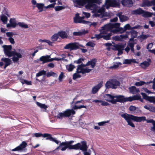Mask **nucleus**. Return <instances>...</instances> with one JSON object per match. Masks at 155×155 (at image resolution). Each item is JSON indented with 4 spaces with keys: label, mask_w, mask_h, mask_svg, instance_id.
Here are the masks:
<instances>
[{
    "label": "nucleus",
    "mask_w": 155,
    "mask_h": 155,
    "mask_svg": "<svg viewBox=\"0 0 155 155\" xmlns=\"http://www.w3.org/2000/svg\"><path fill=\"white\" fill-rule=\"evenodd\" d=\"M61 150L62 151H64L66 150L67 148L69 149L68 146V145L66 142H63L60 143L59 144Z\"/></svg>",
    "instance_id": "nucleus-25"
},
{
    "label": "nucleus",
    "mask_w": 155,
    "mask_h": 155,
    "mask_svg": "<svg viewBox=\"0 0 155 155\" xmlns=\"http://www.w3.org/2000/svg\"><path fill=\"white\" fill-rule=\"evenodd\" d=\"M109 122V120H107L105 121H102L100 122H99L98 123V125L100 126H103L105 125V124L106 123H108Z\"/></svg>",
    "instance_id": "nucleus-50"
},
{
    "label": "nucleus",
    "mask_w": 155,
    "mask_h": 155,
    "mask_svg": "<svg viewBox=\"0 0 155 155\" xmlns=\"http://www.w3.org/2000/svg\"><path fill=\"white\" fill-rule=\"evenodd\" d=\"M14 52H15L16 53H17L18 54H19L21 56V57L20 58H18L17 55H16L15 54H14V56L12 58V60L14 62H15L18 61L19 58H22V53L24 52V51L20 48H18L17 49L16 51L14 50Z\"/></svg>",
    "instance_id": "nucleus-11"
},
{
    "label": "nucleus",
    "mask_w": 155,
    "mask_h": 155,
    "mask_svg": "<svg viewBox=\"0 0 155 155\" xmlns=\"http://www.w3.org/2000/svg\"><path fill=\"white\" fill-rule=\"evenodd\" d=\"M79 14H76L75 17L74 18V21L75 23H82L85 24L86 21L83 20L84 18V16L80 17Z\"/></svg>",
    "instance_id": "nucleus-12"
},
{
    "label": "nucleus",
    "mask_w": 155,
    "mask_h": 155,
    "mask_svg": "<svg viewBox=\"0 0 155 155\" xmlns=\"http://www.w3.org/2000/svg\"><path fill=\"white\" fill-rule=\"evenodd\" d=\"M121 2L123 5L128 7H131L133 4L132 0H122Z\"/></svg>",
    "instance_id": "nucleus-20"
},
{
    "label": "nucleus",
    "mask_w": 155,
    "mask_h": 155,
    "mask_svg": "<svg viewBox=\"0 0 155 155\" xmlns=\"http://www.w3.org/2000/svg\"><path fill=\"white\" fill-rule=\"evenodd\" d=\"M77 73H75L73 74V79L74 80H75L77 78H80L81 77V75L78 74V72Z\"/></svg>",
    "instance_id": "nucleus-48"
},
{
    "label": "nucleus",
    "mask_w": 155,
    "mask_h": 155,
    "mask_svg": "<svg viewBox=\"0 0 155 155\" xmlns=\"http://www.w3.org/2000/svg\"><path fill=\"white\" fill-rule=\"evenodd\" d=\"M153 13L148 12H144L143 10V12L142 14V16L144 17H149L152 16Z\"/></svg>",
    "instance_id": "nucleus-33"
},
{
    "label": "nucleus",
    "mask_w": 155,
    "mask_h": 155,
    "mask_svg": "<svg viewBox=\"0 0 155 155\" xmlns=\"http://www.w3.org/2000/svg\"><path fill=\"white\" fill-rule=\"evenodd\" d=\"M27 144L25 141H24L18 147L12 150V151H22L25 148Z\"/></svg>",
    "instance_id": "nucleus-15"
},
{
    "label": "nucleus",
    "mask_w": 155,
    "mask_h": 155,
    "mask_svg": "<svg viewBox=\"0 0 155 155\" xmlns=\"http://www.w3.org/2000/svg\"><path fill=\"white\" fill-rule=\"evenodd\" d=\"M86 24H87L90 26H95L97 25V23L96 22H94L92 23H91L90 21H86Z\"/></svg>",
    "instance_id": "nucleus-46"
},
{
    "label": "nucleus",
    "mask_w": 155,
    "mask_h": 155,
    "mask_svg": "<svg viewBox=\"0 0 155 155\" xmlns=\"http://www.w3.org/2000/svg\"><path fill=\"white\" fill-rule=\"evenodd\" d=\"M125 31L127 29L130 30L131 29V27L129 24H127L125 25L124 28Z\"/></svg>",
    "instance_id": "nucleus-51"
},
{
    "label": "nucleus",
    "mask_w": 155,
    "mask_h": 155,
    "mask_svg": "<svg viewBox=\"0 0 155 155\" xmlns=\"http://www.w3.org/2000/svg\"><path fill=\"white\" fill-rule=\"evenodd\" d=\"M128 35L127 34L125 35H121L120 36H117L112 37V39L116 41H122L123 39L128 38Z\"/></svg>",
    "instance_id": "nucleus-21"
},
{
    "label": "nucleus",
    "mask_w": 155,
    "mask_h": 155,
    "mask_svg": "<svg viewBox=\"0 0 155 155\" xmlns=\"http://www.w3.org/2000/svg\"><path fill=\"white\" fill-rule=\"evenodd\" d=\"M36 7H37L39 10V12H42L43 10V8H45L44 4L41 3H38L36 4Z\"/></svg>",
    "instance_id": "nucleus-31"
},
{
    "label": "nucleus",
    "mask_w": 155,
    "mask_h": 155,
    "mask_svg": "<svg viewBox=\"0 0 155 155\" xmlns=\"http://www.w3.org/2000/svg\"><path fill=\"white\" fill-rule=\"evenodd\" d=\"M153 46V44L152 43L149 44L147 46V49L149 50H151L150 49Z\"/></svg>",
    "instance_id": "nucleus-61"
},
{
    "label": "nucleus",
    "mask_w": 155,
    "mask_h": 155,
    "mask_svg": "<svg viewBox=\"0 0 155 155\" xmlns=\"http://www.w3.org/2000/svg\"><path fill=\"white\" fill-rule=\"evenodd\" d=\"M130 63H131L130 59H125L123 63L124 64H130Z\"/></svg>",
    "instance_id": "nucleus-62"
},
{
    "label": "nucleus",
    "mask_w": 155,
    "mask_h": 155,
    "mask_svg": "<svg viewBox=\"0 0 155 155\" xmlns=\"http://www.w3.org/2000/svg\"><path fill=\"white\" fill-rule=\"evenodd\" d=\"M55 5V3H53L51 4L50 5H48L47 6L45 7V8L47 9L49 8H54Z\"/></svg>",
    "instance_id": "nucleus-59"
},
{
    "label": "nucleus",
    "mask_w": 155,
    "mask_h": 155,
    "mask_svg": "<svg viewBox=\"0 0 155 155\" xmlns=\"http://www.w3.org/2000/svg\"><path fill=\"white\" fill-rule=\"evenodd\" d=\"M96 62V60L94 59L92 61H88L86 64H81L78 65L77 69V72L81 73L82 74L89 72L91 70V69H88L87 68H84V67L86 66L91 65V67L92 68H93L95 65Z\"/></svg>",
    "instance_id": "nucleus-5"
},
{
    "label": "nucleus",
    "mask_w": 155,
    "mask_h": 155,
    "mask_svg": "<svg viewBox=\"0 0 155 155\" xmlns=\"http://www.w3.org/2000/svg\"><path fill=\"white\" fill-rule=\"evenodd\" d=\"M145 83V82L143 81H140V82H136L135 83V85L137 86H140L143 85Z\"/></svg>",
    "instance_id": "nucleus-47"
},
{
    "label": "nucleus",
    "mask_w": 155,
    "mask_h": 155,
    "mask_svg": "<svg viewBox=\"0 0 155 155\" xmlns=\"http://www.w3.org/2000/svg\"><path fill=\"white\" fill-rule=\"evenodd\" d=\"M46 74V71L44 70H42L37 73L36 74V77H38L42 75H45Z\"/></svg>",
    "instance_id": "nucleus-38"
},
{
    "label": "nucleus",
    "mask_w": 155,
    "mask_h": 155,
    "mask_svg": "<svg viewBox=\"0 0 155 155\" xmlns=\"http://www.w3.org/2000/svg\"><path fill=\"white\" fill-rule=\"evenodd\" d=\"M58 34H55L51 37V40L53 41H55L57 40L58 38Z\"/></svg>",
    "instance_id": "nucleus-40"
},
{
    "label": "nucleus",
    "mask_w": 155,
    "mask_h": 155,
    "mask_svg": "<svg viewBox=\"0 0 155 155\" xmlns=\"http://www.w3.org/2000/svg\"><path fill=\"white\" fill-rule=\"evenodd\" d=\"M130 33L131 35V37H133L134 38H136L137 36V32L134 30L131 31Z\"/></svg>",
    "instance_id": "nucleus-41"
},
{
    "label": "nucleus",
    "mask_w": 155,
    "mask_h": 155,
    "mask_svg": "<svg viewBox=\"0 0 155 155\" xmlns=\"http://www.w3.org/2000/svg\"><path fill=\"white\" fill-rule=\"evenodd\" d=\"M136 109V107L132 105L130 106L129 108V110L131 111H134Z\"/></svg>",
    "instance_id": "nucleus-55"
},
{
    "label": "nucleus",
    "mask_w": 155,
    "mask_h": 155,
    "mask_svg": "<svg viewBox=\"0 0 155 155\" xmlns=\"http://www.w3.org/2000/svg\"><path fill=\"white\" fill-rule=\"evenodd\" d=\"M153 126L150 128V130L154 132H155V121L153 124Z\"/></svg>",
    "instance_id": "nucleus-64"
},
{
    "label": "nucleus",
    "mask_w": 155,
    "mask_h": 155,
    "mask_svg": "<svg viewBox=\"0 0 155 155\" xmlns=\"http://www.w3.org/2000/svg\"><path fill=\"white\" fill-rule=\"evenodd\" d=\"M58 36H60L62 38H67L68 37L67 33L63 31H61L58 32Z\"/></svg>",
    "instance_id": "nucleus-28"
},
{
    "label": "nucleus",
    "mask_w": 155,
    "mask_h": 155,
    "mask_svg": "<svg viewBox=\"0 0 155 155\" xmlns=\"http://www.w3.org/2000/svg\"><path fill=\"white\" fill-rule=\"evenodd\" d=\"M120 84V82L117 80L111 79L107 81L105 85L107 88L116 89Z\"/></svg>",
    "instance_id": "nucleus-8"
},
{
    "label": "nucleus",
    "mask_w": 155,
    "mask_h": 155,
    "mask_svg": "<svg viewBox=\"0 0 155 155\" xmlns=\"http://www.w3.org/2000/svg\"><path fill=\"white\" fill-rule=\"evenodd\" d=\"M69 147V149L78 150L80 149L82 150H86L88 148L87 145V143L86 141H84L81 142L82 144L80 143H78L76 144L71 145L74 141L71 140L69 141L66 142Z\"/></svg>",
    "instance_id": "nucleus-6"
},
{
    "label": "nucleus",
    "mask_w": 155,
    "mask_h": 155,
    "mask_svg": "<svg viewBox=\"0 0 155 155\" xmlns=\"http://www.w3.org/2000/svg\"><path fill=\"white\" fill-rule=\"evenodd\" d=\"M36 104L38 106L41 108L46 110L48 107V106L45 105V104H41L38 102H37Z\"/></svg>",
    "instance_id": "nucleus-32"
},
{
    "label": "nucleus",
    "mask_w": 155,
    "mask_h": 155,
    "mask_svg": "<svg viewBox=\"0 0 155 155\" xmlns=\"http://www.w3.org/2000/svg\"><path fill=\"white\" fill-rule=\"evenodd\" d=\"M2 62H0V66L2 67L4 65V63H5V65L4 67V68L5 69L7 67L10 65L12 62L10 59L7 58H3L1 60Z\"/></svg>",
    "instance_id": "nucleus-13"
},
{
    "label": "nucleus",
    "mask_w": 155,
    "mask_h": 155,
    "mask_svg": "<svg viewBox=\"0 0 155 155\" xmlns=\"http://www.w3.org/2000/svg\"><path fill=\"white\" fill-rule=\"evenodd\" d=\"M122 64L120 62H117L116 64H114L113 66L110 67V69L114 68L116 69L117 68L119 67V65H121Z\"/></svg>",
    "instance_id": "nucleus-44"
},
{
    "label": "nucleus",
    "mask_w": 155,
    "mask_h": 155,
    "mask_svg": "<svg viewBox=\"0 0 155 155\" xmlns=\"http://www.w3.org/2000/svg\"><path fill=\"white\" fill-rule=\"evenodd\" d=\"M75 113L73 109H68L63 112L59 113L57 116V118L62 119L63 117H69L71 114L74 115Z\"/></svg>",
    "instance_id": "nucleus-9"
},
{
    "label": "nucleus",
    "mask_w": 155,
    "mask_h": 155,
    "mask_svg": "<svg viewBox=\"0 0 155 155\" xmlns=\"http://www.w3.org/2000/svg\"><path fill=\"white\" fill-rule=\"evenodd\" d=\"M75 68V67L72 64H70L66 66V68L69 71H72Z\"/></svg>",
    "instance_id": "nucleus-37"
},
{
    "label": "nucleus",
    "mask_w": 155,
    "mask_h": 155,
    "mask_svg": "<svg viewBox=\"0 0 155 155\" xmlns=\"http://www.w3.org/2000/svg\"><path fill=\"white\" fill-rule=\"evenodd\" d=\"M18 25L21 27L27 28H28V25L23 22H18Z\"/></svg>",
    "instance_id": "nucleus-39"
},
{
    "label": "nucleus",
    "mask_w": 155,
    "mask_h": 155,
    "mask_svg": "<svg viewBox=\"0 0 155 155\" xmlns=\"http://www.w3.org/2000/svg\"><path fill=\"white\" fill-rule=\"evenodd\" d=\"M88 31L87 30H82L81 31H80L78 32H74L73 33V35L74 36H80L83 35H84L85 34L88 33Z\"/></svg>",
    "instance_id": "nucleus-26"
},
{
    "label": "nucleus",
    "mask_w": 155,
    "mask_h": 155,
    "mask_svg": "<svg viewBox=\"0 0 155 155\" xmlns=\"http://www.w3.org/2000/svg\"><path fill=\"white\" fill-rule=\"evenodd\" d=\"M103 81L101 82L98 84L94 87L92 89V93L93 94H96L102 86Z\"/></svg>",
    "instance_id": "nucleus-19"
},
{
    "label": "nucleus",
    "mask_w": 155,
    "mask_h": 155,
    "mask_svg": "<svg viewBox=\"0 0 155 155\" xmlns=\"http://www.w3.org/2000/svg\"><path fill=\"white\" fill-rule=\"evenodd\" d=\"M50 55H47L46 56H43L41 57L39 60L42 62V64H44L45 63L52 61L54 60V58H50Z\"/></svg>",
    "instance_id": "nucleus-14"
},
{
    "label": "nucleus",
    "mask_w": 155,
    "mask_h": 155,
    "mask_svg": "<svg viewBox=\"0 0 155 155\" xmlns=\"http://www.w3.org/2000/svg\"><path fill=\"white\" fill-rule=\"evenodd\" d=\"M130 92L133 94H135L139 92V90L136 88L135 86H132L129 88Z\"/></svg>",
    "instance_id": "nucleus-30"
},
{
    "label": "nucleus",
    "mask_w": 155,
    "mask_h": 155,
    "mask_svg": "<svg viewBox=\"0 0 155 155\" xmlns=\"http://www.w3.org/2000/svg\"><path fill=\"white\" fill-rule=\"evenodd\" d=\"M2 47L4 48V51L5 54L7 55L8 57H10L14 56V54H15L16 55H17L18 58L21 57V55L19 54H18L14 51H12V46L11 45H4L2 46Z\"/></svg>",
    "instance_id": "nucleus-7"
},
{
    "label": "nucleus",
    "mask_w": 155,
    "mask_h": 155,
    "mask_svg": "<svg viewBox=\"0 0 155 155\" xmlns=\"http://www.w3.org/2000/svg\"><path fill=\"white\" fill-rule=\"evenodd\" d=\"M143 12V10L141 8H139L138 9L133 10L132 12V14L134 15H141Z\"/></svg>",
    "instance_id": "nucleus-27"
},
{
    "label": "nucleus",
    "mask_w": 155,
    "mask_h": 155,
    "mask_svg": "<svg viewBox=\"0 0 155 155\" xmlns=\"http://www.w3.org/2000/svg\"><path fill=\"white\" fill-rule=\"evenodd\" d=\"M108 25L109 26V28L110 29V30H109L108 32H110L111 33H112V32H113L114 33H118V28H117L116 29H113L112 30H111V28H110V27L109 25Z\"/></svg>",
    "instance_id": "nucleus-43"
},
{
    "label": "nucleus",
    "mask_w": 155,
    "mask_h": 155,
    "mask_svg": "<svg viewBox=\"0 0 155 155\" xmlns=\"http://www.w3.org/2000/svg\"><path fill=\"white\" fill-rule=\"evenodd\" d=\"M86 45L93 47L94 46L95 44L92 42L89 41L86 44Z\"/></svg>",
    "instance_id": "nucleus-52"
},
{
    "label": "nucleus",
    "mask_w": 155,
    "mask_h": 155,
    "mask_svg": "<svg viewBox=\"0 0 155 155\" xmlns=\"http://www.w3.org/2000/svg\"><path fill=\"white\" fill-rule=\"evenodd\" d=\"M83 61H84V59L82 58H80L78 60L74 61V63L78 64L81 63Z\"/></svg>",
    "instance_id": "nucleus-54"
},
{
    "label": "nucleus",
    "mask_w": 155,
    "mask_h": 155,
    "mask_svg": "<svg viewBox=\"0 0 155 155\" xmlns=\"http://www.w3.org/2000/svg\"><path fill=\"white\" fill-rule=\"evenodd\" d=\"M43 137H46V139L47 140H49L51 141L54 142L57 144H58L59 143V142L57 140H56L55 138H54L51 137V135L45 133L42 134V136Z\"/></svg>",
    "instance_id": "nucleus-17"
},
{
    "label": "nucleus",
    "mask_w": 155,
    "mask_h": 155,
    "mask_svg": "<svg viewBox=\"0 0 155 155\" xmlns=\"http://www.w3.org/2000/svg\"><path fill=\"white\" fill-rule=\"evenodd\" d=\"M84 101H83L82 100H81V101H78L77 102H75V105L73 107V108L74 110L77 109H80L82 108H87V106H84V105H81L80 106H77L76 104L81 103L82 104L84 103Z\"/></svg>",
    "instance_id": "nucleus-22"
},
{
    "label": "nucleus",
    "mask_w": 155,
    "mask_h": 155,
    "mask_svg": "<svg viewBox=\"0 0 155 155\" xmlns=\"http://www.w3.org/2000/svg\"><path fill=\"white\" fill-rule=\"evenodd\" d=\"M1 20L4 24H6L7 22L8 18L5 15H3L1 17Z\"/></svg>",
    "instance_id": "nucleus-34"
},
{
    "label": "nucleus",
    "mask_w": 155,
    "mask_h": 155,
    "mask_svg": "<svg viewBox=\"0 0 155 155\" xmlns=\"http://www.w3.org/2000/svg\"><path fill=\"white\" fill-rule=\"evenodd\" d=\"M148 36L144 35H140V38L141 40V41H142L144 39H146L148 37Z\"/></svg>",
    "instance_id": "nucleus-56"
},
{
    "label": "nucleus",
    "mask_w": 155,
    "mask_h": 155,
    "mask_svg": "<svg viewBox=\"0 0 155 155\" xmlns=\"http://www.w3.org/2000/svg\"><path fill=\"white\" fill-rule=\"evenodd\" d=\"M118 33H122L124 32L125 31V30L123 28L120 27L118 28Z\"/></svg>",
    "instance_id": "nucleus-58"
},
{
    "label": "nucleus",
    "mask_w": 155,
    "mask_h": 155,
    "mask_svg": "<svg viewBox=\"0 0 155 155\" xmlns=\"http://www.w3.org/2000/svg\"><path fill=\"white\" fill-rule=\"evenodd\" d=\"M46 74V76L47 77H49L50 76H52L54 74H55V73L52 71L48 72Z\"/></svg>",
    "instance_id": "nucleus-57"
},
{
    "label": "nucleus",
    "mask_w": 155,
    "mask_h": 155,
    "mask_svg": "<svg viewBox=\"0 0 155 155\" xmlns=\"http://www.w3.org/2000/svg\"><path fill=\"white\" fill-rule=\"evenodd\" d=\"M64 8L62 6H57L55 7V9L56 11H59L64 9Z\"/></svg>",
    "instance_id": "nucleus-49"
},
{
    "label": "nucleus",
    "mask_w": 155,
    "mask_h": 155,
    "mask_svg": "<svg viewBox=\"0 0 155 155\" xmlns=\"http://www.w3.org/2000/svg\"><path fill=\"white\" fill-rule=\"evenodd\" d=\"M141 97L140 95H134L132 97H128L129 101H132L134 100H138Z\"/></svg>",
    "instance_id": "nucleus-29"
},
{
    "label": "nucleus",
    "mask_w": 155,
    "mask_h": 155,
    "mask_svg": "<svg viewBox=\"0 0 155 155\" xmlns=\"http://www.w3.org/2000/svg\"><path fill=\"white\" fill-rule=\"evenodd\" d=\"M38 41L39 42H45L48 43L50 45H52V42L51 41H50L46 40V39H44L42 40L41 39H40L38 40Z\"/></svg>",
    "instance_id": "nucleus-35"
},
{
    "label": "nucleus",
    "mask_w": 155,
    "mask_h": 155,
    "mask_svg": "<svg viewBox=\"0 0 155 155\" xmlns=\"http://www.w3.org/2000/svg\"><path fill=\"white\" fill-rule=\"evenodd\" d=\"M8 40L12 44H14L15 43L14 39L12 37H9Z\"/></svg>",
    "instance_id": "nucleus-63"
},
{
    "label": "nucleus",
    "mask_w": 155,
    "mask_h": 155,
    "mask_svg": "<svg viewBox=\"0 0 155 155\" xmlns=\"http://www.w3.org/2000/svg\"><path fill=\"white\" fill-rule=\"evenodd\" d=\"M66 57V56L64 54H62L60 55V56L58 58H54V60H56L58 61H68V60L66 59H65Z\"/></svg>",
    "instance_id": "nucleus-23"
},
{
    "label": "nucleus",
    "mask_w": 155,
    "mask_h": 155,
    "mask_svg": "<svg viewBox=\"0 0 155 155\" xmlns=\"http://www.w3.org/2000/svg\"><path fill=\"white\" fill-rule=\"evenodd\" d=\"M73 1L75 6L79 7L87 3L85 6V8L92 10V12L94 13V16L100 18L108 15L105 12V8L108 9L110 7H117L120 5V2L116 0H106L105 5L100 8L95 4L100 3V0H73Z\"/></svg>",
    "instance_id": "nucleus-1"
},
{
    "label": "nucleus",
    "mask_w": 155,
    "mask_h": 155,
    "mask_svg": "<svg viewBox=\"0 0 155 155\" xmlns=\"http://www.w3.org/2000/svg\"><path fill=\"white\" fill-rule=\"evenodd\" d=\"M151 62L150 58L147 59V61H144L140 64V67L144 69H146L150 65V63Z\"/></svg>",
    "instance_id": "nucleus-18"
},
{
    "label": "nucleus",
    "mask_w": 155,
    "mask_h": 155,
    "mask_svg": "<svg viewBox=\"0 0 155 155\" xmlns=\"http://www.w3.org/2000/svg\"><path fill=\"white\" fill-rule=\"evenodd\" d=\"M124 46L123 45H118L116 46V49L117 51L123 50H124Z\"/></svg>",
    "instance_id": "nucleus-45"
},
{
    "label": "nucleus",
    "mask_w": 155,
    "mask_h": 155,
    "mask_svg": "<svg viewBox=\"0 0 155 155\" xmlns=\"http://www.w3.org/2000/svg\"><path fill=\"white\" fill-rule=\"evenodd\" d=\"M128 46L130 47V48L134 47V43L133 42L129 41L127 43Z\"/></svg>",
    "instance_id": "nucleus-60"
},
{
    "label": "nucleus",
    "mask_w": 155,
    "mask_h": 155,
    "mask_svg": "<svg viewBox=\"0 0 155 155\" xmlns=\"http://www.w3.org/2000/svg\"><path fill=\"white\" fill-rule=\"evenodd\" d=\"M117 15L119 17L121 22L126 21L128 19V17L126 16L122 15L121 13H119L117 14Z\"/></svg>",
    "instance_id": "nucleus-24"
},
{
    "label": "nucleus",
    "mask_w": 155,
    "mask_h": 155,
    "mask_svg": "<svg viewBox=\"0 0 155 155\" xmlns=\"http://www.w3.org/2000/svg\"><path fill=\"white\" fill-rule=\"evenodd\" d=\"M10 23L12 25V27L15 28L16 26V24L15 20L14 19H11L10 21Z\"/></svg>",
    "instance_id": "nucleus-42"
},
{
    "label": "nucleus",
    "mask_w": 155,
    "mask_h": 155,
    "mask_svg": "<svg viewBox=\"0 0 155 155\" xmlns=\"http://www.w3.org/2000/svg\"><path fill=\"white\" fill-rule=\"evenodd\" d=\"M104 98L107 101L112 104H115L117 102L124 103L129 101L128 97H125L124 96L122 95L114 96L110 94H106L104 96Z\"/></svg>",
    "instance_id": "nucleus-3"
},
{
    "label": "nucleus",
    "mask_w": 155,
    "mask_h": 155,
    "mask_svg": "<svg viewBox=\"0 0 155 155\" xmlns=\"http://www.w3.org/2000/svg\"><path fill=\"white\" fill-rule=\"evenodd\" d=\"M143 98L150 101V102L153 103L155 104V97H149L144 93L142 92L141 94Z\"/></svg>",
    "instance_id": "nucleus-16"
},
{
    "label": "nucleus",
    "mask_w": 155,
    "mask_h": 155,
    "mask_svg": "<svg viewBox=\"0 0 155 155\" xmlns=\"http://www.w3.org/2000/svg\"><path fill=\"white\" fill-rule=\"evenodd\" d=\"M121 117L124 118L127 123V124L130 126L134 128L135 126L132 123L131 120L137 122H141L144 121L146 120V117L144 116L137 117L134 116L131 114L125 113L121 114Z\"/></svg>",
    "instance_id": "nucleus-2"
},
{
    "label": "nucleus",
    "mask_w": 155,
    "mask_h": 155,
    "mask_svg": "<svg viewBox=\"0 0 155 155\" xmlns=\"http://www.w3.org/2000/svg\"><path fill=\"white\" fill-rule=\"evenodd\" d=\"M110 30L109 26L105 25L101 27L100 34L95 35V37L96 38L97 40L102 38H103L104 39L106 40H109L111 36V32H108Z\"/></svg>",
    "instance_id": "nucleus-4"
},
{
    "label": "nucleus",
    "mask_w": 155,
    "mask_h": 155,
    "mask_svg": "<svg viewBox=\"0 0 155 155\" xmlns=\"http://www.w3.org/2000/svg\"><path fill=\"white\" fill-rule=\"evenodd\" d=\"M79 48L78 43H69L66 45L64 47V48L66 49H69L70 51L75 50Z\"/></svg>",
    "instance_id": "nucleus-10"
},
{
    "label": "nucleus",
    "mask_w": 155,
    "mask_h": 155,
    "mask_svg": "<svg viewBox=\"0 0 155 155\" xmlns=\"http://www.w3.org/2000/svg\"><path fill=\"white\" fill-rule=\"evenodd\" d=\"M20 81L23 84H25L28 85H31V81L22 79H20Z\"/></svg>",
    "instance_id": "nucleus-36"
},
{
    "label": "nucleus",
    "mask_w": 155,
    "mask_h": 155,
    "mask_svg": "<svg viewBox=\"0 0 155 155\" xmlns=\"http://www.w3.org/2000/svg\"><path fill=\"white\" fill-rule=\"evenodd\" d=\"M64 76V73L63 72H61L58 78V80L60 82L62 81V79L63 78Z\"/></svg>",
    "instance_id": "nucleus-53"
}]
</instances>
